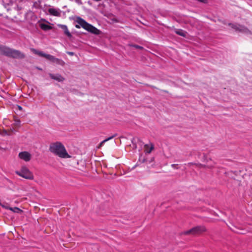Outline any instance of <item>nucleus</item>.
<instances>
[{
  "label": "nucleus",
  "mask_w": 252,
  "mask_h": 252,
  "mask_svg": "<svg viewBox=\"0 0 252 252\" xmlns=\"http://www.w3.org/2000/svg\"><path fill=\"white\" fill-rule=\"evenodd\" d=\"M31 50L34 54L40 57H44L48 60L52 61V62L59 64L63 63V61L54 57L52 55L45 54L42 51L37 50L34 48H31Z\"/></svg>",
  "instance_id": "4"
},
{
  "label": "nucleus",
  "mask_w": 252,
  "mask_h": 252,
  "mask_svg": "<svg viewBox=\"0 0 252 252\" xmlns=\"http://www.w3.org/2000/svg\"><path fill=\"white\" fill-rule=\"evenodd\" d=\"M115 135H113L111 137H108V138L103 140L101 143H100L99 146H102L104 143H105L106 141L112 139L113 137H114Z\"/></svg>",
  "instance_id": "16"
},
{
  "label": "nucleus",
  "mask_w": 252,
  "mask_h": 252,
  "mask_svg": "<svg viewBox=\"0 0 252 252\" xmlns=\"http://www.w3.org/2000/svg\"><path fill=\"white\" fill-rule=\"evenodd\" d=\"M48 6L49 7V8L47 11L50 15L56 17L61 16L62 10L60 8L54 7L51 5H48Z\"/></svg>",
  "instance_id": "7"
},
{
  "label": "nucleus",
  "mask_w": 252,
  "mask_h": 252,
  "mask_svg": "<svg viewBox=\"0 0 252 252\" xmlns=\"http://www.w3.org/2000/svg\"><path fill=\"white\" fill-rule=\"evenodd\" d=\"M232 28H233L234 29H235L237 31H239V32H245V33H248V32H250V31H249V30L247 28H246L241 25H240L232 24Z\"/></svg>",
  "instance_id": "9"
},
{
  "label": "nucleus",
  "mask_w": 252,
  "mask_h": 252,
  "mask_svg": "<svg viewBox=\"0 0 252 252\" xmlns=\"http://www.w3.org/2000/svg\"><path fill=\"white\" fill-rule=\"evenodd\" d=\"M76 22L78 24L76 25L75 27L77 29H80L81 27L83 28L86 31L95 34H99L100 31L97 28L93 25L88 23L86 21L80 17H77L76 20Z\"/></svg>",
  "instance_id": "2"
},
{
  "label": "nucleus",
  "mask_w": 252,
  "mask_h": 252,
  "mask_svg": "<svg viewBox=\"0 0 252 252\" xmlns=\"http://www.w3.org/2000/svg\"><path fill=\"white\" fill-rule=\"evenodd\" d=\"M154 145L151 143H150L149 144H146L144 146L145 152L149 154L154 149Z\"/></svg>",
  "instance_id": "12"
},
{
  "label": "nucleus",
  "mask_w": 252,
  "mask_h": 252,
  "mask_svg": "<svg viewBox=\"0 0 252 252\" xmlns=\"http://www.w3.org/2000/svg\"><path fill=\"white\" fill-rule=\"evenodd\" d=\"M0 205L2 206V207L6 209H8L9 210V208H10V207H8V206H5L4 205H2V204H0Z\"/></svg>",
  "instance_id": "18"
},
{
  "label": "nucleus",
  "mask_w": 252,
  "mask_h": 252,
  "mask_svg": "<svg viewBox=\"0 0 252 252\" xmlns=\"http://www.w3.org/2000/svg\"><path fill=\"white\" fill-rule=\"evenodd\" d=\"M199 1H200V2H205V0H198Z\"/></svg>",
  "instance_id": "22"
},
{
  "label": "nucleus",
  "mask_w": 252,
  "mask_h": 252,
  "mask_svg": "<svg viewBox=\"0 0 252 252\" xmlns=\"http://www.w3.org/2000/svg\"><path fill=\"white\" fill-rule=\"evenodd\" d=\"M50 77L55 80H57L59 82H62L64 80V78L60 74H53L50 73L49 74Z\"/></svg>",
  "instance_id": "11"
},
{
  "label": "nucleus",
  "mask_w": 252,
  "mask_h": 252,
  "mask_svg": "<svg viewBox=\"0 0 252 252\" xmlns=\"http://www.w3.org/2000/svg\"><path fill=\"white\" fill-rule=\"evenodd\" d=\"M0 53L13 58L23 59L25 57V55L19 51L1 45H0Z\"/></svg>",
  "instance_id": "3"
},
{
  "label": "nucleus",
  "mask_w": 252,
  "mask_h": 252,
  "mask_svg": "<svg viewBox=\"0 0 252 252\" xmlns=\"http://www.w3.org/2000/svg\"><path fill=\"white\" fill-rule=\"evenodd\" d=\"M206 231V228L203 226H198L196 227H194L192 228V229H190L189 231H187L185 232V234H199L201 232H204Z\"/></svg>",
  "instance_id": "6"
},
{
  "label": "nucleus",
  "mask_w": 252,
  "mask_h": 252,
  "mask_svg": "<svg viewBox=\"0 0 252 252\" xmlns=\"http://www.w3.org/2000/svg\"><path fill=\"white\" fill-rule=\"evenodd\" d=\"M40 27L42 30L44 31H48L52 29V27L44 23L40 24Z\"/></svg>",
  "instance_id": "14"
},
{
  "label": "nucleus",
  "mask_w": 252,
  "mask_h": 252,
  "mask_svg": "<svg viewBox=\"0 0 252 252\" xmlns=\"http://www.w3.org/2000/svg\"><path fill=\"white\" fill-rule=\"evenodd\" d=\"M135 46L136 48H139V49H140V48H142V47L139 46H138V45H135V46Z\"/></svg>",
  "instance_id": "21"
},
{
  "label": "nucleus",
  "mask_w": 252,
  "mask_h": 252,
  "mask_svg": "<svg viewBox=\"0 0 252 252\" xmlns=\"http://www.w3.org/2000/svg\"><path fill=\"white\" fill-rule=\"evenodd\" d=\"M1 204V203H0V205Z\"/></svg>",
  "instance_id": "24"
},
{
  "label": "nucleus",
  "mask_w": 252,
  "mask_h": 252,
  "mask_svg": "<svg viewBox=\"0 0 252 252\" xmlns=\"http://www.w3.org/2000/svg\"><path fill=\"white\" fill-rule=\"evenodd\" d=\"M18 156L20 159L26 162L29 161L32 158L31 154L30 153L26 151L21 152L19 153Z\"/></svg>",
  "instance_id": "8"
},
{
  "label": "nucleus",
  "mask_w": 252,
  "mask_h": 252,
  "mask_svg": "<svg viewBox=\"0 0 252 252\" xmlns=\"http://www.w3.org/2000/svg\"><path fill=\"white\" fill-rule=\"evenodd\" d=\"M20 123H21V122L19 119H16V118L14 119V125L15 126H17V127L20 126Z\"/></svg>",
  "instance_id": "17"
},
{
  "label": "nucleus",
  "mask_w": 252,
  "mask_h": 252,
  "mask_svg": "<svg viewBox=\"0 0 252 252\" xmlns=\"http://www.w3.org/2000/svg\"><path fill=\"white\" fill-rule=\"evenodd\" d=\"M58 26L59 27V28H61V29H62L63 31H64V33L67 36H68V37H71V34L70 33V32H69V31L68 30V28L67 27V26L66 25H62V24H59L58 25Z\"/></svg>",
  "instance_id": "10"
},
{
  "label": "nucleus",
  "mask_w": 252,
  "mask_h": 252,
  "mask_svg": "<svg viewBox=\"0 0 252 252\" xmlns=\"http://www.w3.org/2000/svg\"><path fill=\"white\" fill-rule=\"evenodd\" d=\"M171 166L174 168H178V167H177L178 165L177 164H173L171 165Z\"/></svg>",
  "instance_id": "19"
},
{
  "label": "nucleus",
  "mask_w": 252,
  "mask_h": 252,
  "mask_svg": "<svg viewBox=\"0 0 252 252\" xmlns=\"http://www.w3.org/2000/svg\"><path fill=\"white\" fill-rule=\"evenodd\" d=\"M175 32L177 34L182 36L183 37H186L187 34V32H186L181 29H176L175 30Z\"/></svg>",
  "instance_id": "13"
},
{
  "label": "nucleus",
  "mask_w": 252,
  "mask_h": 252,
  "mask_svg": "<svg viewBox=\"0 0 252 252\" xmlns=\"http://www.w3.org/2000/svg\"><path fill=\"white\" fill-rule=\"evenodd\" d=\"M67 54L70 56H73L74 55V53L72 52H68Z\"/></svg>",
  "instance_id": "20"
},
{
  "label": "nucleus",
  "mask_w": 252,
  "mask_h": 252,
  "mask_svg": "<svg viewBox=\"0 0 252 252\" xmlns=\"http://www.w3.org/2000/svg\"><path fill=\"white\" fill-rule=\"evenodd\" d=\"M15 173L19 176L26 179L32 180L34 177L32 172L26 166L22 167L20 171H16Z\"/></svg>",
  "instance_id": "5"
},
{
  "label": "nucleus",
  "mask_w": 252,
  "mask_h": 252,
  "mask_svg": "<svg viewBox=\"0 0 252 252\" xmlns=\"http://www.w3.org/2000/svg\"><path fill=\"white\" fill-rule=\"evenodd\" d=\"M50 151L53 154L62 158H68L70 156L67 154L64 146L60 142H56L50 144Z\"/></svg>",
  "instance_id": "1"
},
{
  "label": "nucleus",
  "mask_w": 252,
  "mask_h": 252,
  "mask_svg": "<svg viewBox=\"0 0 252 252\" xmlns=\"http://www.w3.org/2000/svg\"><path fill=\"white\" fill-rule=\"evenodd\" d=\"M19 108L20 109H22V107L21 106H19Z\"/></svg>",
  "instance_id": "23"
},
{
  "label": "nucleus",
  "mask_w": 252,
  "mask_h": 252,
  "mask_svg": "<svg viewBox=\"0 0 252 252\" xmlns=\"http://www.w3.org/2000/svg\"><path fill=\"white\" fill-rule=\"evenodd\" d=\"M9 210H10L14 213H21V212H22V210H21V209H20L19 208H18L17 207H14V208L10 207V208H9Z\"/></svg>",
  "instance_id": "15"
}]
</instances>
